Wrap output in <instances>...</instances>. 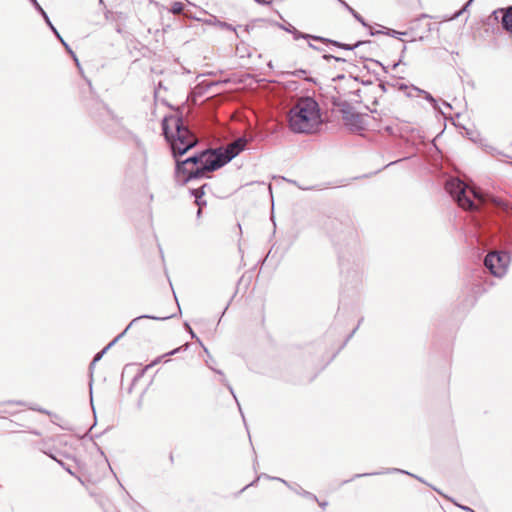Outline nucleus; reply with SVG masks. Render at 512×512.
<instances>
[{
  "label": "nucleus",
  "instance_id": "obj_38",
  "mask_svg": "<svg viewBox=\"0 0 512 512\" xmlns=\"http://www.w3.org/2000/svg\"><path fill=\"white\" fill-rule=\"evenodd\" d=\"M334 60L337 61V62H345L344 58L337 57V56H334Z\"/></svg>",
  "mask_w": 512,
  "mask_h": 512
},
{
  "label": "nucleus",
  "instance_id": "obj_31",
  "mask_svg": "<svg viewBox=\"0 0 512 512\" xmlns=\"http://www.w3.org/2000/svg\"><path fill=\"white\" fill-rule=\"evenodd\" d=\"M388 35H391L393 37H396V35H403L404 33H401V32H398L396 30H393V29H389L388 32H387Z\"/></svg>",
  "mask_w": 512,
  "mask_h": 512
},
{
  "label": "nucleus",
  "instance_id": "obj_45",
  "mask_svg": "<svg viewBox=\"0 0 512 512\" xmlns=\"http://www.w3.org/2000/svg\"><path fill=\"white\" fill-rule=\"evenodd\" d=\"M232 395H233L234 399H235V400H237V398H236V396H235V393H234V392H233V394H232ZM236 404H237V406H239V407H240V403H239V401H236Z\"/></svg>",
  "mask_w": 512,
  "mask_h": 512
},
{
  "label": "nucleus",
  "instance_id": "obj_14",
  "mask_svg": "<svg viewBox=\"0 0 512 512\" xmlns=\"http://www.w3.org/2000/svg\"><path fill=\"white\" fill-rule=\"evenodd\" d=\"M501 24L504 30L512 33V6L503 11Z\"/></svg>",
  "mask_w": 512,
  "mask_h": 512
},
{
  "label": "nucleus",
  "instance_id": "obj_3",
  "mask_svg": "<svg viewBox=\"0 0 512 512\" xmlns=\"http://www.w3.org/2000/svg\"><path fill=\"white\" fill-rule=\"evenodd\" d=\"M445 189L463 209L477 210L479 205L476 201L483 202L482 194L479 190L469 187L458 178L449 179L446 182Z\"/></svg>",
  "mask_w": 512,
  "mask_h": 512
},
{
  "label": "nucleus",
  "instance_id": "obj_1",
  "mask_svg": "<svg viewBox=\"0 0 512 512\" xmlns=\"http://www.w3.org/2000/svg\"><path fill=\"white\" fill-rule=\"evenodd\" d=\"M162 130L174 158L184 155L198 143L197 136L181 115L166 116L162 121Z\"/></svg>",
  "mask_w": 512,
  "mask_h": 512
},
{
  "label": "nucleus",
  "instance_id": "obj_34",
  "mask_svg": "<svg viewBox=\"0 0 512 512\" xmlns=\"http://www.w3.org/2000/svg\"><path fill=\"white\" fill-rule=\"evenodd\" d=\"M185 326H186V328L188 329L189 334H191V337H192V338H196V335H195V333L193 332L192 328H191L187 323L185 324Z\"/></svg>",
  "mask_w": 512,
  "mask_h": 512
},
{
  "label": "nucleus",
  "instance_id": "obj_8",
  "mask_svg": "<svg viewBox=\"0 0 512 512\" xmlns=\"http://www.w3.org/2000/svg\"><path fill=\"white\" fill-rule=\"evenodd\" d=\"M247 139L245 137H239L236 140L229 143L225 148H222V154L230 162L233 158L239 155L247 145Z\"/></svg>",
  "mask_w": 512,
  "mask_h": 512
},
{
  "label": "nucleus",
  "instance_id": "obj_42",
  "mask_svg": "<svg viewBox=\"0 0 512 512\" xmlns=\"http://www.w3.org/2000/svg\"><path fill=\"white\" fill-rule=\"evenodd\" d=\"M201 214H202V209L198 208L197 213H196L197 218H200Z\"/></svg>",
  "mask_w": 512,
  "mask_h": 512
},
{
  "label": "nucleus",
  "instance_id": "obj_17",
  "mask_svg": "<svg viewBox=\"0 0 512 512\" xmlns=\"http://www.w3.org/2000/svg\"><path fill=\"white\" fill-rule=\"evenodd\" d=\"M207 24L211 25V24H214V25H217L219 26L220 28L222 29H227V30H231V31H236L235 27H233L231 24L227 23V22H223V21H220L218 20L215 16H212V18L210 17L208 20L205 21Z\"/></svg>",
  "mask_w": 512,
  "mask_h": 512
},
{
  "label": "nucleus",
  "instance_id": "obj_2",
  "mask_svg": "<svg viewBox=\"0 0 512 512\" xmlns=\"http://www.w3.org/2000/svg\"><path fill=\"white\" fill-rule=\"evenodd\" d=\"M288 120L294 133L316 132L322 123L318 103L311 97L300 98L289 111Z\"/></svg>",
  "mask_w": 512,
  "mask_h": 512
},
{
  "label": "nucleus",
  "instance_id": "obj_46",
  "mask_svg": "<svg viewBox=\"0 0 512 512\" xmlns=\"http://www.w3.org/2000/svg\"><path fill=\"white\" fill-rule=\"evenodd\" d=\"M232 395H233L234 399H235V400H237V398H236V396H235V393H234V392H233V394H232ZM236 404H237V406H239V407H240V403H239V401H236Z\"/></svg>",
  "mask_w": 512,
  "mask_h": 512
},
{
  "label": "nucleus",
  "instance_id": "obj_19",
  "mask_svg": "<svg viewBox=\"0 0 512 512\" xmlns=\"http://www.w3.org/2000/svg\"><path fill=\"white\" fill-rule=\"evenodd\" d=\"M314 40L315 41H321V42L327 43V44H331V45L336 46V47L341 48V49H342V46H343L342 42H339V41H336V40H331V39L324 38V37H321V36H315Z\"/></svg>",
  "mask_w": 512,
  "mask_h": 512
},
{
  "label": "nucleus",
  "instance_id": "obj_24",
  "mask_svg": "<svg viewBox=\"0 0 512 512\" xmlns=\"http://www.w3.org/2000/svg\"><path fill=\"white\" fill-rule=\"evenodd\" d=\"M56 37L61 41V43L65 46V48L68 50V52L73 55L75 61L78 63V60H77L76 56L74 55L73 51L69 48L68 44L62 39V37L60 36L59 33H58V35H56Z\"/></svg>",
  "mask_w": 512,
  "mask_h": 512
},
{
  "label": "nucleus",
  "instance_id": "obj_48",
  "mask_svg": "<svg viewBox=\"0 0 512 512\" xmlns=\"http://www.w3.org/2000/svg\"><path fill=\"white\" fill-rule=\"evenodd\" d=\"M443 104H444L446 107L451 108V105H450L449 103L444 102Z\"/></svg>",
  "mask_w": 512,
  "mask_h": 512
},
{
  "label": "nucleus",
  "instance_id": "obj_29",
  "mask_svg": "<svg viewBox=\"0 0 512 512\" xmlns=\"http://www.w3.org/2000/svg\"><path fill=\"white\" fill-rule=\"evenodd\" d=\"M305 74H306V70H303V69H298V70L291 72V75L295 76V77H303Z\"/></svg>",
  "mask_w": 512,
  "mask_h": 512
},
{
  "label": "nucleus",
  "instance_id": "obj_5",
  "mask_svg": "<svg viewBox=\"0 0 512 512\" xmlns=\"http://www.w3.org/2000/svg\"><path fill=\"white\" fill-rule=\"evenodd\" d=\"M202 153H206V155L203 156L201 169H197L192 172L193 176H204L206 172L216 171L227 164V160H225L222 154V148L211 150L207 149L202 151Z\"/></svg>",
  "mask_w": 512,
  "mask_h": 512
},
{
  "label": "nucleus",
  "instance_id": "obj_11",
  "mask_svg": "<svg viewBox=\"0 0 512 512\" xmlns=\"http://www.w3.org/2000/svg\"><path fill=\"white\" fill-rule=\"evenodd\" d=\"M206 153H196L184 160H177V170L181 171L182 168H185L186 166H194V167H201L203 156H205Z\"/></svg>",
  "mask_w": 512,
  "mask_h": 512
},
{
  "label": "nucleus",
  "instance_id": "obj_12",
  "mask_svg": "<svg viewBox=\"0 0 512 512\" xmlns=\"http://www.w3.org/2000/svg\"><path fill=\"white\" fill-rule=\"evenodd\" d=\"M204 351H205V353H206V354H207V356H208V359L205 361V362H206V365H207L211 370H213L215 373H217L218 375H220V376H221V379H220L221 383L227 387V389L229 390V392H230L231 394H233V388H232V386L230 385V383L227 381V379H226V377H225V375H224L223 371H222V370L215 369V368L213 367V365H212V364L215 362V360H214V359L212 358V356L209 354V352H208L207 348H204Z\"/></svg>",
  "mask_w": 512,
  "mask_h": 512
},
{
  "label": "nucleus",
  "instance_id": "obj_41",
  "mask_svg": "<svg viewBox=\"0 0 512 512\" xmlns=\"http://www.w3.org/2000/svg\"><path fill=\"white\" fill-rule=\"evenodd\" d=\"M488 149H489L488 152L491 153L492 155H494V152L496 151V149L493 147H488Z\"/></svg>",
  "mask_w": 512,
  "mask_h": 512
},
{
  "label": "nucleus",
  "instance_id": "obj_26",
  "mask_svg": "<svg viewBox=\"0 0 512 512\" xmlns=\"http://www.w3.org/2000/svg\"><path fill=\"white\" fill-rule=\"evenodd\" d=\"M56 462H58L69 474L74 475L69 466H66L62 461L58 460L55 456L50 455Z\"/></svg>",
  "mask_w": 512,
  "mask_h": 512
},
{
  "label": "nucleus",
  "instance_id": "obj_43",
  "mask_svg": "<svg viewBox=\"0 0 512 512\" xmlns=\"http://www.w3.org/2000/svg\"><path fill=\"white\" fill-rule=\"evenodd\" d=\"M179 349H174L172 350L171 352L168 353V355H174L175 353L178 352Z\"/></svg>",
  "mask_w": 512,
  "mask_h": 512
},
{
  "label": "nucleus",
  "instance_id": "obj_27",
  "mask_svg": "<svg viewBox=\"0 0 512 512\" xmlns=\"http://www.w3.org/2000/svg\"><path fill=\"white\" fill-rule=\"evenodd\" d=\"M5 405H24V402L22 401H5V402H0V407L2 406H5Z\"/></svg>",
  "mask_w": 512,
  "mask_h": 512
},
{
  "label": "nucleus",
  "instance_id": "obj_51",
  "mask_svg": "<svg viewBox=\"0 0 512 512\" xmlns=\"http://www.w3.org/2000/svg\"><path fill=\"white\" fill-rule=\"evenodd\" d=\"M99 2H100V3H102V2H103V0H99Z\"/></svg>",
  "mask_w": 512,
  "mask_h": 512
},
{
  "label": "nucleus",
  "instance_id": "obj_44",
  "mask_svg": "<svg viewBox=\"0 0 512 512\" xmlns=\"http://www.w3.org/2000/svg\"><path fill=\"white\" fill-rule=\"evenodd\" d=\"M356 329H357V328H355L354 330H352V332H351V334L348 336L347 340H349V339L353 336V334L355 333Z\"/></svg>",
  "mask_w": 512,
  "mask_h": 512
},
{
  "label": "nucleus",
  "instance_id": "obj_9",
  "mask_svg": "<svg viewBox=\"0 0 512 512\" xmlns=\"http://www.w3.org/2000/svg\"><path fill=\"white\" fill-rule=\"evenodd\" d=\"M341 112L345 125L356 130L363 128L362 117L358 113H355L349 104H345L342 107Z\"/></svg>",
  "mask_w": 512,
  "mask_h": 512
},
{
  "label": "nucleus",
  "instance_id": "obj_15",
  "mask_svg": "<svg viewBox=\"0 0 512 512\" xmlns=\"http://www.w3.org/2000/svg\"><path fill=\"white\" fill-rule=\"evenodd\" d=\"M207 186V184H204L202 187L197 189H192L191 194L195 197V203L198 206V208L202 209V207L206 206V201L202 199L204 195V188Z\"/></svg>",
  "mask_w": 512,
  "mask_h": 512
},
{
  "label": "nucleus",
  "instance_id": "obj_18",
  "mask_svg": "<svg viewBox=\"0 0 512 512\" xmlns=\"http://www.w3.org/2000/svg\"><path fill=\"white\" fill-rule=\"evenodd\" d=\"M339 3H341V5L343 7H345V9H347L351 15L358 21L360 22L363 26H366V22L365 20L363 19V17L357 12L355 11L351 6H349V4H347L344 0H338Z\"/></svg>",
  "mask_w": 512,
  "mask_h": 512
},
{
  "label": "nucleus",
  "instance_id": "obj_7",
  "mask_svg": "<svg viewBox=\"0 0 512 512\" xmlns=\"http://www.w3.org/2000/svg\"><path fill=\"white\" fill-rule=\"evenodd\" d=\"M172 315H167V316H153V315H141V316H138V317H135L130 323L129 325L126 327V329L121 333L119 334L112 342H110L102 351H100L99 353H97L92 362L90 363V366H89V369L92 370L96 364V362H98L102 357L103 355L107 352L108 349H110V347H112L118 340L119 338H121L126 332L127 330L132 327L135 323H137L138 321L142 320V319H152V320H167L169 318H171Z\"/></svg>",
  "mask_w": 512,
  "mask_h": 512
},
{
  "label": "nucleus",
  "instance_id": "obj_37",
  "mask_svg": "<svg viewBox=\"0 0 512 512\" xmlns=\"http://www.w3.org/2000/svg\"><path fill=\"white\" fill-rule=\"evenodd\" d=\"M461 509L465 510V511H468V512H474L471 508L467 507V506H459Z\"/></svg>",
  "mask_w": 512,
  "mask_h": 512
},
{
  "label": "nucleus",
  "instance_id": "obj_25",
  "mask_svg": "<svg viewBox=\"0 0 512 512\" xmlns=\"http://www.w3.org/2000/svg\"><path fill=\"white\" fill-rule=\"evenodd\" d=\"M381 473L382 472L356 474V475H354L352 480L355 479V478H360V477H365V476H372V475H378V474H381ZM350 481H351V479H350ZM347 482H349V480H346L343 483H347Z\"/></svg>",
  "mask_w": 512,
  "mask_h": 512
},
{
  "label": "nucleus",
  "instance_id": "obj_22",
  "mask_svg": "<svg viewBox=\"0 0 512 512\" xmlns=\"http://www.w3.org/2000/svg\"><path fill=\"white\" fill-rule=\"evenodd\" d=\"M42 17L44 18L46 24L50 27V29L53 31V33L55 35H58V31L56 30V28L53 26V24L51 23L47 13L45 11H42L41 13Z\"/></svg>",
  "mask_w": 512,
  "mask_h": 512
},
{
  "label": "nucleus",
  "instance_id": "obj_23",
  "mask_svg": "<svg viewBox=\"0 0 512 512\" xmlns=\"http://www.w3.org/2000/svg\"><path fill=\"white\" fill-rule=\"evenodd\" d=\"M394 472H400V473H403V474H407V475H410V476H413V474L407 472V471H404V470H401V469H397V468H392V469H387L384 473H394ZM415 478H417L418 480L422 481L420 478H418L417 476H415Z\"/></svg>",
  "mask_w": 512,
  "mask_h": 512
},
{
  "label": "nucleus",
  "instance_id": "obj_6",
  "mask_svg": "<svg viewBox=\"0 0 512 512\" xmlns=\"http://www.w3.org/2000/svg\"><path fill=\"white\" fill-rule=\"evenodd\" d=\"M379 88L382 92L387 93L395 90H408L409 87L406 84L395 82H380ZM422 94L424 98L432 105L434 109H438L437 100L427 91L422 90L418 87L411 86L410 90L406 93L407 97H415L416 95Z\"/></svg>",
  "mask_w": 512,
  "mask_h": 512
},
{
  "label": "nucleus",
  "instance_id": "obj_4",
  "mask_svg": "<svg viewBox=\"0 0 512 512\" xmlns=\"http://www.w3.org/2000/svg\"><path fill=\"white\" fill-rule=\"evenodd\" d=\"M510 262V255L505 251H490L484 258L485 268L498 278L506 275Z\"/></svg>",
  "mask_w": 512,
  "mask_h": 512
},
{
  "label": "nucleus",
  "instance_id": "obj_36",
  "mask_svg": "<svg viewBox=\"0 0 512 512\" xmlns=\"http://www.w3.org/2000/svg\"><path fill=\"white\" fill-rule=\"evenodd\" d=\"M461 509L465 510V511H468V512H474L471 508L467 507V506H459Z\"/></svg>",
  "mask_w": 512,
  "mask_h": 512
},
{
  "label": "nucleus",
  "instance_id": "obj_21",
  "mask_svg": "<svg viewBox=\"0 0 512 512\" xmlns=\"http://www.w3.org/2000/svg\"><path fill=\"white\" fill-rule=\"evenodd\" d=\"M367 43H370V42L369 41H357L353 45L343 43L342 49L351 51V50H354V49H356L364 44H367Z\"/></svg>",
  "mask_w": 512,
  "mask_h": 512
},
{
  "label": "nucleus",
  "instance_id": "obj_47",
  "mask_svg": "<svg viewBox=\"0 0 512 512\" xmlns=\"http://www.w3.org/2000/svg\"><path fill=\"white\" fill-rule=\"evenodd\" d=\"M37 410H38V411H40V412H42V413H46V414H48V411H46V410H43V409H37Z\"/></svg>",
  "mask_w": 512,
  "mask_h": 512
},
{
  "label": "nucleus",
  "instance_id": "obj_33",
  "mask_svg": "<svg viewBox=\"0 0 512 512\" xmlns=\"http://www.w3.org/2000/svg\"><path fill=\"white\" fill-rule=\"evenodd\" d=\"M256 3L260 5H269L271 2L267 0H254Z\"/></svg>",
  "mask_w": 512,
  "mask_h": 512
},
{
  "label": "nucleus",
  "instance_id": "obj_32",
  "mask_svg": "<svg viewBox=\"0 0 512 512\" xmlns=\"http://www.w3.org/2000/svg\"><path fill=\"white\" fill-rule=\"evenodd\" d=\"M104 110H105V114H106L107 118L113 120L115 123H118V121L116 119H114V116L108 109L104 108Z\"/></svg>",
  "mask_w": 512,
  "mask_h": 512
},
{
  "label": "nucleus",
  "instance_id": "obj_49",
  "mask_svg": "<svg viewBox=\"0 0 512 512\" xmlns=\"http://www.w3.org/2000/svg\"><path fill=\"white\" fill-rule=\"evenodd\" d=\"M385 129H386V131H388V132H391V131H392V128H391V127H389V126H387Z\"/></svg>",
  "mask_w": 512,
  "mask_h": 512
},
{
  "label": "nucleus",
  "instance_id": "obj_10",
  "mask_svg": "<svg viewBox=\"0 0 512 512\" xmlns=\"http://www.w3.org/2000/svg\"><path fill=\"white\" fill-rule=\"evenodd\" d=\"M175 160H179L178 157L175 158ZM197 169H201V167H194V166H186L185 168H182L181 171L177 170V166L175 167V179L178 183L181 185H185L191 180L194 179H200L203 176H193L192 172H194Z\"/></svg>",
  "mask_w": 512,
  "mask_h": 512
},
{
  "label": "nucleus",
  "instance_id": "obj_40",
  "mask_svg": "<svg viewBox=\"0 0 512 512\" xmlns=\"http://www.w3.org/2000/svg\"><path fill=\"white\" fill-rule=\"evenodd\" d=\"M308 45H309V47H310V48H312V49H314V50H318V51H320V50H321L319 47H317V46L313 45L312 43H309Z\"/></svg>",
  "mask_w": 512,
  "mask_h": 512
},
{
  "label": "nucleus",
  "instance_id": "obj_50",
  "mask_svg": "<svg viewBox=\"0 0 512 512\" xmlns=\"http://www.w3.org/2000/svg\"><path fill=\"white\" fill-rule=\"evenodd\" d=\"M472 1H473V0H469V1L467 2V4H466V7H467L468 5H470Z\"/></svg>",
  "mask_w": 512,
  "mask_h": 512
},
{
  "label": "nucleus",
  "instance_id": "obj_20",
  "mask_svg": "<svg viewBox=\"0 0 512 512\" xmlns=\"http://www.w3.org/2000/svg\"><path fill=\"white\" fill-rule=\"evenodd\" d=\"M184 5L181 2H174L170 8V12L177 15L182 13Z\"/></svg>",
  "mask_w": 512,
  "mask_h": 512
},
{
  "label": "nucleus",
  "instance_id": "obj_13",
  "mask_svg": "<svg viewBox=\"0 0 512 512\" xmlns=\"http://www.w3.org/2000/svg\"><path fill=\"white\" fill-rule=\"evenodd\" d=\"M273 480H278V481H281L282 483H284L285 485H287L289 488H291L292 490H294L297 494H300L308 499H311L313 501H316L318 502V498L316 497V495L308 492V491H305L303 490L299 485H296V487H291L287 481H285L284 479H281V478H278V477H273L272 478Z\"/></svg>",
  "mask_w": 512,
  "mask_h": 512
},
{
  "label": "nucleus",
  "instance_id": "obj_35",
  "mask_svg": "<svg viewBox=\"0 0 512 512\" xmlns=\"http://www.w3.org/2000/svg\"><path fill=\"white\" fill-rule=\"evenodd\" d=\"M323 59L326 61H330L331 59L334 60V55L325 54V55H323Z\"/></svg>",
  "mask_w": 512,
  "mask_h": 512
},
{
  "label": "nucleus",
  "instance_id": "obj_39",
  "mask_svg": "<svg viewBox=\"0 0 512 512\" xmlns=\"http://www.w3.org/2000/svg\"><path fill=\"white\" fill-rule=\"evenodd\" d=\"M319 503V506L322 508V509H325L326 506L328 505L327 502H318Z\"/></svg>",
  "mask_w": 512,
  "mask_h": 512
},
{
  "label": "nucleus",
  "instance_id": "obj_16",
  "mask_svg": "<svg viewBox=\"0 0 512 512\" xmlns=\"http://www.w3.org/2000/svg\"><path fill=\"white\" fill-rule=\"evenodd\" d=\"M284 29L291 33L293 35V38L294 40H298V39H313L314 40V35H310V34H306V33H302L300 31H298L294 26L290 25L288 27H284Z\"/></svg>",
  "mask_w": 512,
  "mask_h": 512
},
{
  "label": "nucleus",
  "instance_id": "obj_28",
  "mask_svg": "<svg viewBox=\"0 0 512 512\" xmlns=\"http://www.w3.org/2000/svg\"><path fill=\"white\" fill-rule=\"evenodd\" d=\"M503 210L506 213L507 217L512 219V206L505 204L503 206Z\"/></svg>",
  "mask_w": 512,
  "mask_h": 512
},
{
  "label": "nucleus",
  "instance_id": "obj_30",
  "mask_svg": "<svg viewBox=\"0 0 512 512\" xmlns=\"http://www.w3.org/2000/svg\"><path fill=\"white\" fill-rule=\"evenodd\" d=\"M32 5L34 6V8L41 14L43 10V8L40 6V4L38 3L37 0H29Z\"/></svg>",
  "mask_w": 512,
  "mask_h": 512
}]
</instances>
